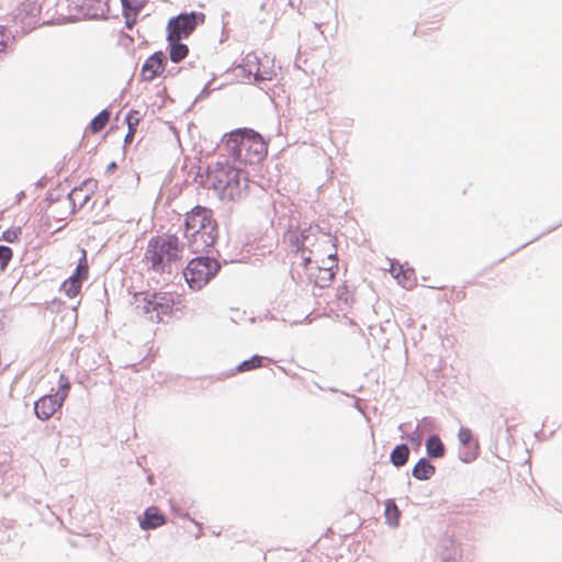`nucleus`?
Returning a JSON list of instances; mask_svg holds the SVG:
<instances>
[{
    "label": "nucleus",
    "mask_w": 562,
    "mask_h": 562,
    "mask_svg": "<svg viewBox=\"0 0 562 562\" xmlns=\"http://www.w3.org/2000/svg\"><path fill=\"white\" fill-rule=\"evenodd\" d=\"M299 251L310 282L322 289L329 286L338 267L335 238L318 228H308L302 233Z\"/></svg>",
    "instance_id": "obj_1"
},
{
    "label": "nucleus",
    "mask_w": 562,
    "mask_h": 562,
    "mask_svg": "<svg viewBox=\"0 0 562 562\" xmlns=\"http://www.w3.org/2000/svg\"><path fill=\"white\" fill-rule=\"evenodd\" d=\"M183 235L193 254L209 251L215 245L218 236V226L212 210L198 205L188 212Z\"/></svg>",
    "instance_id": "obj_2"
},
{
    "label": "nucleus",
    "mask_w": 562,
    "mask_h": 562,
    "mask_svg": "<svg viewBox=\"0 0 562 562\" xmlns=\"http://www.w3.org/2000/svg\"><path fill=\"white\" fill-rule=\"evenodd\" d=\"M133 305L135 314L150 323L164 322L183 308L181 296L166 291L135 293Z\"/></svg>",
    "instance_id": "obj_3"
},
{
    "label": "nucleus",
    "mask_w": 562,
    "mask_h": 562,
    "mask_svg": "<svg viewBox=\"0 0 562 562\" xmlns=\"http://www.w3.org/2000/svg\"><path fill=\"white\" fill-rule=\"evenodd\" d=\"M183 258V245L177 235L162 234L149 239L145 259L150 268L159 273L165 272L171 263Z\"/></svg>",
    "instance_id": "obj_4"
},
{
    "label": "nucleus",
    "mask_w": 562,
    "mask_h": 562,
    "mask_svg": "<svg viewBox=\"0 0 562 562\" xmlns=\"http://www.w3.org/2000/svg\"><path fill=\"white\" fill-rule=\"evenodd\" d=\"M226 146L237 159L248 164L260 162L268 154V144L250 128H238L227 134Z\"/></svg>",
    "instance_id": "obj_5"
},
{
    "label": "nucleus",
    "mask_w": 562,
    "mask_h": 562,
    "mask_svg": "<svg viewBox=\"0 0 562 562\" xmlns=\"http://www.w3.org/2000/svg\"><path fill=\"white\" fill-rule=\"evenodd\" d=\"M206 182L222 200H234L240 193V170L228 164L217 162L209 168Z\"/></svg>",
    "instance_id": "obj_6"
},
{
    "label": "nucleus",
    "mask_w": 562,
    "mask_h": 562,
    "mask_svg": "<svg viewBox=\"0 0 562 562\" xmlns=\"http://www.w3.org/2000/svg\"><path fill=\"white\" fill-rule=\"evenodd\" d=\"M220 270L215 259L199 257L192 259L183 271L184 279L192 290H200L213 279Z\"/></svg>",
    "instance_id": "obj_7"
},
{
    "label": "nucleus",
    "mask_w": 562,
    "mask_h": 562,
    "mask_svg": "<svg viewBox=\"0 0 562 562\" xmlns=\"http://www.w3.org/2000/svg\"><path fill=\"white\" fill-rule=\"evenodd\" d=\"M196 14H180L169 20L167 24V41L175 42L187 38L196 27Z\"/></svg>",
    "instance_id": "obj_8"
},
{
    "label": "nucleus",
    "mask_w": 562,
    "mask_h": 562,
    "mask_svg": "<svg viewBox=\"0 0 562 562\" xmlns=\"http://www.w3.org/2000/svg\"><path fill=\"white\" fill-rule=\"evenodd\" d=\"M81 258L79 260V263L77 265V268L75 272L66 279L61 284V291L68 296V297H76L82 286V282L88 279L89 276V265L87 260V252L85 249L81 250Z\"/></svg>",
    "instance_id": "obj_9"
},
{
    "label": "nucleus",
    "mask_w": 562,
    "mask_h": 562,
    "mask_svg": "<svg viewBox=\"0 0 562 562\" xmlns=\"http://www.w3.org/2000/svg\"><path fill=\"white\" fill-rule=\"evenodd\" d=\"M14 16L25 30H32L40 23L41 7L35 1H24L18 7Z\"/></svg>",
    "instance_id": "obj_10"
},
{
    "label": "nucleus",
    "mask_w": 562,
    "mask_h": 562,
    "mask_svg": "<svg viewBox=\"0 0 562 562\" xmlns=\"http://www.w3.org/2000/svg\"><path fill=\"white\" fill-rule=\"evenodd\" d=\"M67 2L71 15L93 18L103 12L105 0H67Z\"/></svg>",
    "instance_id": "obj_11"
},
{
    "label": "nucleus",
    "mask_w": 562,
    "mask_h": 562,
    "mask_svg": "<svg viewBox=\"0 0 562 562\" xmlns=\"http://www.w3.org/2000/svg\"><path fill=\"white\" fill-rule=\"evenodd\" d=\"M166 65V55L162 52H156L145 60L140 70L142 80H154L165 71Z\"/></svg>",
    "instance_id": "obj_12"
},
{
    "label": "nucleus",
    "mask_w": 562,
    "mask_h": 562,
    "mask_svg": "<svg viewBox=\"0 0 562 562\" xmlns=\"http://www.w3.org/2000/svg\"><path fill=\"white\" fill-rule=\"evenodd\" d=\"M63 398L54 395H44L35 402L34 411L36 416L42 420L49 419L58 409L61 408Z\"/></svg>",
    "instance_id": "obj_13"
},
{
    "label": "nucleus",
    "mask_w": 562,
    "mask_h": 562,
    "mask_svg": "<svg viewBox=\"0 0 562 562\" xmlns=\"http://www.w3.org/2000/svg\"><path fill=\"white\" fill-rule=\"evenodd\" d=\"M459 440L464 447V451L461 453V460L463 462H472L479 454V443L473 438L472 431L469 428H461L458 434Z\"/></svg>",
    "instance_id": "obj_14"
},
{
    "label": "nucleus",
    "mask_w": 562,
    "mask_h": 562,
    "mask_svg": "<svg viewBox=\"0 0 562 562\" xmlns=\"http://www.w3.org/2000/svg\"><path fill=\"white\" fill-rule=\"evenodd\" d=\"M390 272L392 277L406 290H412L417 284V277L413 268H404L398 263H391Z\"/></svg>",
    "instance_id": "obj_15"
},
{
    "label": "nucleus",
    "mask_w": 562,
    "mask_h": 562,
    "mask_svg": "<svg viewBox=\"0 0 562 562\" xmlns=\"http://www.w3.org/2000/svg\"><path fill=\"white\" fill-rule=\"evenodd\" d=\"M167 522L166 516L156 506H150L144 512V517L139 520V527L143 530L156 529Z\"/></svg>",
    "instance_id": "obj_16"
},
{
    "label": "nucleus",
    "mask_w": 562,
    "mask_h": 562,
    "mask_svg": "<svg viewBox=\"0 0 562 562\" xmlns=\"http://www.w3.org/2000/svg\"><path fill=\"white\" fill-rule=\"evenodd\" d=\"M435 474V467L426 459H420L413 468V476L417 480H429Z\"/></svg>",
    "instance_id": "obj_17"
},
{
    "label": "nucleus",
    "mask_w": 562,
    "mask_h": 562,
    "mask_svg": "<svg viewBox=\"0 0 562 562\" xmlns=\"http://www.w3.org/2000/svg\"><path fill=\"white\" fill-rule=\"evenodd\" d=\"M426 450L430 458H441L445 456V446L441 439L434 435L430 436L426 441Z\"/></svg>",
    "instance_id": "obj_18"
},
{
    "label": "nucleus",
    "mask_w": 562,
    "mask_h": 562,
    "mask_svg": "<svg viewBox=\"0 0 562 562\" xmlns=\"http://www.w3.org/2000/svg\"><path fill=\"white\" fill-rule=\"evenodd\" d=\"M111 112L109 110L101 111L89 124L87 132L97 134L101 132L110 122Z\"/></svg>",
    "instance_id": "obj_19"
},
{
    "label": "nucleus",
    "mask_w": 562,
    "mask_h": 562,
    "mask_svg": "<svg viewBox=\"0 0 562 562\" xmlns=\"http://www.w3.org/2000/svg\"><path fill=\"white\" fill-rule=\"evenodd\" d=\"M169 55L173 63H180L188 56L189 48L186 44L180 43V41L169 42Z\"/></svg>",
    "instance_id": "obj_20"
},
{
    "label": "nucleus",
    "mask_w": 562,
    "mask_h": 562,
    "mask_svg": "<svg viewBox=\"0 0 562 562\" xmlns=\"http://www.w3.org/2000/svg\"><path fill=\"white\" fill-rule=\"evenodd\" d=\"M409 457V449L406 445L396 446L391 452V462L395 467L404 465Z\"/></svg>",
    "instance_id": "obj_21"
},
{
    "label": "nucleus",
    "mask_w": 562,
    "mask_h": 562,
    "mask_svg": "<svg viewBox=\"0 0 562 562\" xmlns=\"http://www.w3.org/2000/svg\"><path fill=\"white\" fill-rule=\"evenodd\" d=\"M384 515L389 525L393 527L398 525L401 512L393 499L386 501Z\"/></svg>",
    "instance_id": "obj_22"
},
{
    "label": "nucleus",
    "mask_w": 562,
    "mask_h": 562,
    "mask_svg": "<svg viewBox=\"0 0 562 562\" xmlns=\"http://www.w3.org/2000/svg\"><path fill=\"white\" fill-rule=\"evenodd\" d=\"M146 3L147 0H122L125 16L128 18L131 13L137 14Z\"/></svg>",
    "instance_id": "obj_23"
},
{
    "label": "nucleus",
    "mask_w": 562,
    "mask_h": 562,
    "mask_svg": "<svg viewBox=\"0 0 562 562\" xmlns=\"http://www.w3.org/2000/svg\"><path fill=\"white\" fill-rule=\"evenodd\" d=\"M261 366H262V357L254 356L250 359L245 360L241 363H239L238 367H237V371L238 372L250 371V370H254V369H258Z\"/></svg>",
    "instance_id": "obj_24"
},
{
    "label": "nucleus",
    "mask_w": 562,
    "mask_h": 562,
    "mask_svg": "<svg viewBox=\"0 0 562 562\" xmlns=\"http://www.w3.org/2000/svg\"><path fill=\"white\" fill-rule=\"evenodd\" d=\"M69 391H70V381H69L68 376H66L65 374H60L59 380H58V390L55 393V395L59 398H63V402H65V400L67 398V396L69 394Z\"/></svg>",
    "instance_id": "obj_25"
},
{
    "label": "nucleus",
    "mask_w": 562,
    "mask_h": 562,
    "mask_svg": "<svg viewBox=\"0 0 562 562\" xmlns=\"http://www.w3.org/2000/svg\"><path fill=\"white\" fill-rule=\"evenodd\" d=\"M22 235V228L21 227H11L4 231L1 234L0 240L14 244L18 243Z\"/></svg>",
    "instance_id": "obj_26"
},
{
    "label": "nucleus",
    "mask_w": 562,
    "mask_h": 562,
    "mask_svg": "<svg viewBox=\"0 0 562 562\" xmlns=\"http://www.w3.org/2000/svg\"><path fill=\"white\" fill-rule=\"evenodd\" d=\"M13 257V250L8 246H0V270L4 271Z\"/></svg>",
    "instance_id": "obj_27"
},
{
    "label": "nucleus",
    "mask_w": 562,
    "mask_h": 562,
    "mask_svg": "<svg viewBox=\"0 0 562 562\" xmlns=\"http://www.w3.org/2000/svg\"><path fill=\"white\" fill-rule=\"evenodd\" d=\"M142 120L140 113L136 110H131L126 116L128 130L137 131V126Z\"/></svg>",
    "instance_id": "obj_28"
},
{
    "label": "nucleus",
    "mask_w": 562,
    "mask_h": 562,
    "mask_svg": "<svg viewBox=\"0 0 562 562\" xmlns=\"http://www.w3.org/2000/svg\"><path fill=\"white\" fill-rule=\"evenodd\" d=\"M12 43L11 35L0 26V54H3L8 50Z\"/></svg>",
    "instance_id": "obj_29"
},
{
    "label": "nucleus",
    "mask_w": 562,
    "mask_h": 562,
    "mask_svg": "<svg viewBox=\"0 0 562 562\" xmlns=\"http://www.w3.org/2000/svg\"><path fill=\"white\" fill-rule=\"evenodd\" d=\"M135 133H136V131L128 130L127 134L125 136V143H131L133 140L134 136H135Z\"/></svg>",
    "instance_id": "obj_30"
},
{
    "label": "nucleus",
    "mask_w": 562,
    "mask_h": 562,
    "mask_svg": "<svg viewBox=\"0 0 562 562\" xmlns=\"http://www.w3.org/2000/svg\"><path fill=\"white\" fill-rule=\"evenodd\" d=\"M115 167H116L115 162H112V164L109 166V168H110V169H114Z\"/></svg>",
    "instance_id": "obj_31"
}]
</instances>
